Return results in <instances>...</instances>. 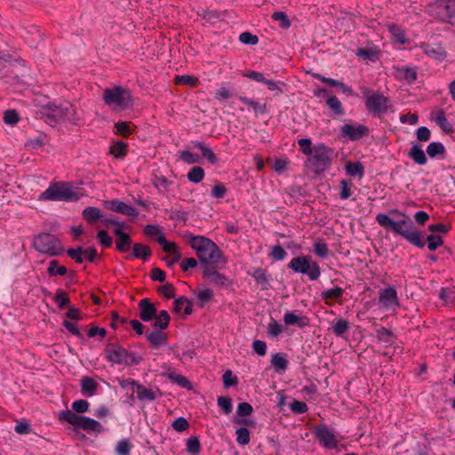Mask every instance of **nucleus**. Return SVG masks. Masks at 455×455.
<instances>
[{
    "instance_id": "5fc2aeb1",
    "label": "nucleus",
    "mask_w": 455,
    "mask_h": 455,
    "mask_svg": "<svg viewBox=\"0 0 455 455\" xmlns=\"http://www.w3.org/2000/svg\"><path fill=\"white\" fill-rule=\"evenodd\" d=\"M427 248L429 249V251H435L438 247H440L443 243V238L438 235L431 234V235H427Z\"/></svg>"
},
{
    "instance_id": "473e14b6",
    "label": "nucleus",
    "mask_w": 455,
    "mask_h": 455,
    "mask_svg": "<svg viewBox=\"0 0 455 455\" xmlns=\"http://www.w3.org/2000/svg\"><path fill=\"white\" fill-rule=\"evenodd\" d=\"M326 104L334 115L339 116L344 115L342 104L335 95L329 96L326 100Z\"/></svg>"
},
{
    "instance_id": "dca6fc26",
    "label": "nucleus",
    "mask_w": 455,
    "mask_h": 455,
    "mask_svg": "<svg viewBox=\"0 0 455 455\" xmlns=\"http://www.w3.org/2000/svg\"><path fill=\"white\" fill-rule=\"evenodd\" d=\"M340 132L343 137L349 138L351 140H357L367 133L368 129L362 124L357 126L344 124Z\"/></svg>"
},
{
    "instance_id": "bb28decb",
    "label": "nucleus",
    "mask_w": 455,
    "mask_h": 455,
    "mask_svg": "<svg viewBox=\"0 0 455 455\" xmlns=\"http://www.w3.org/2000/svg\"><path fill=\"white\" fill-rule=\"evenodd\" d=\"M116 247L120 252H125L129 251L132 244V238L129 234L125 232L116 231Z\"/></svg>"
},
{
    "instance_id": "37998d69",
    "label": "nucleus",
    "mask_w": 455,
    "mask_h": 455,
    "mask_svg": "<svg viewBox=\"0 0 455 455\" xmlns=\"http://www.w3.org/2000/svg\"><path fill=\"white\" fill-rule=\"evenodd\" d=\"M239 100L247 105L248 107L251 108L255 114H264L267 111L265 105H261L257 101H254L247 97L240 96Z\"/></svg>"
},
{
    "instance_id": "c85d7f7f",
    "label": "nucleus",
    "mask_w": 455,
    "mask_h": 455,
    "mask_svg": "<svg viewBox=\"0 0 455 455\" xmlns=\"http://www.w3.org/2000/svg\"><path fill=\"white\" fill-rule=\"evenodd\" d=\"M135 394L137 395V398L142 402H151L156 398V393L152 389L148 388L140 383L135 389Z\"/></svg>"
},
{
    "instance_id": "338daca9",
    "label": "nucleus",
    "mask_w": 455,
    "mask_h": 455,
    "mask_svg": "<svg viewBox=\"0 0 455 455\" xmlns=\"http://www.w3.org/2000/svg\"><path fill=\"white\" fill-rule=\"evenodd\" d=\"M238 383V379L235 376H233V373L230 370H227L223 374V384L225 387H229L235 386Z\"/></svg>"
},
{
    "instance_id": "cd10ccee",
    "label": "nucleus",
    "mask_w": 455,
    "mask_h": 455,
    "mask_svg": "<svg viewBox=\"0 0 455 455\" xmlns=\"http://www.w3.org/2000/svg\"><path fill=\"white\" fill-rule=\"evenodd\" d=\"M98 387L99 384L92 378L84 377L81 379V391L84 395L88 397L95 395Z\"/></svg>"
},
{
    "instance_id": "72a5a7b5",
    "label": "nucleus",
    "mask_w": 455,
    "mask_h": 455,
    "mask_svg": "<svg viewBox=\"0 0 455 455\" xmlns=\"http://www.w3.org/2000/svg\"><path fill=\"white\" fill-rule=\"evenodd\" d=\"M379 51L375 48H358L355 55L363 60L374 61L378 59Z\"/></svg>"
},
{
    "instance_id": "0eeeda50",
    "label": "nucleus",
    "mask_w": 455,
    "mask_h": 455,
    "mask_svg": "<svg viewBox=\"0 0 455 455\" xmlns=\"http://www.w3.org/2000/svg\"><path fill=\"white\" fill-rule=\"evenodd\" d=\"M288 267L295 273L307 275L311 281H315L321 275V268L317 262L313 261L310 256H298L292 258Z\"/></svg>"
},
{
    "instance_id": "4be33fe9",
    "label": "nucleus",
    "mask_w": 455,
    "mask_h": 455,
    "mask_svg": "<svg viewBox=\"0 0 455 455\" xmlns=\"http://www.w3.org/2000/svg\"><path fill=\"white\" fill-rule=\"evenodd\" d=\"M344 290L341 287L336 286L331 289L323 291L321 293V298L328 305H331L334 301L342 298Z\"/></svg>"
},
{
    "instance_id": "6ab92c4d",
    "label": "nucleus",
    "mask_w": 455,
    "mask_h": 455,
    "mask_svg": "<svg viewBox=\"0 0 455 455\" xmlns=\"http://www.w3.org/2000/svg\"><path fill=\"white\" fill-rule=\"evenodd\" d=\"M140 317L144 322L153 320L156 314V307L148 299H143L140 302Z\"/></svg>"
},
{
    "instance_id": "c03bdc74",
    "label": "nucleus",
    "mask_w": 455,
    "mask_h": 455,
    "mask_svg": "<svg viewBox=\"0 0 455 455\" xmlns=\"http://www.w3.org/2000/svg\"><path fill=\"white\" fill-rule=\"evenodd\" d=\"M444 152V146L441 142H431L427 148V153L432 158L443 155Z\"/></svg>"
},
{
    "instance_id": "ddd939ff",
    "label": "nucleus",
    "mask_w": 455,
    "mask_h": 455,
    "mask_svg": "<svg viewBox=\"0 0 455 455\" xmlns=\"http://www.w3.org/2000/svg\"><path fill=\"white\" fill-rule=\"evenodd\" d=\"M365 105L369 111L380 116L388 108V99L380 93L372 92L366 96Z\"/></svg>"
},
{
    "instance_id": "a878e982",
    "label": "nucleus",
    "mask_w": 455,
    "mask_h": 455,
    "mask_svg": "<svg viewBox=\"0 0 455 455\" xmlns=\"http://www.w3.org/2000/svg\"><path fill=\"white\" fill-rule=\"evenodd\" d=\"M408 156L419 165H424L427 162L424 150L418 144L411 146L408 152Z\"/></svg>"
},
{
    "instance_id": "774afa93",
    "label": "nucleus",
    "mask_w": 455,
    "mask_h": 455,
    "mask_svg": "<svg viewBox=\"0 0 455 455\" xmlns=\"http://www.w3.org/2000/svg\"><path fill=\"white\" fill-rule=\"evenodd\" d=\"M435 122L436 124L444 131H450L451 130V124L448 122L445 114L443 111H440L437 113L435 116Z\"/></svg>"
},
{
    "instance_id": "f8f14e48",
    "label": "nucleus",
    "mask_w": 455,
    "mask_h": 455,
    "mask_svg": "<svg viewBox=\"0 0 455 455\" xmlns=\"http://www.w3.org/2000/svg\"><path fill=\"white\" fill-rule=\"evenodd\" d=\"M433 8L439 19L455 24V0H437Z\"/></svg>"
},
{
    "instance_id": "9b49d317",
    "label": "nucleus",
    "mask_w": 455,
    "mask_h": 455,
    "mask_svg": "<svg viewBox=\"0 0 455 455\" xmlns=\"http://www.w3.org/2000/svg\"><path fill=\"white\" fill-rule=\"evenodd\" d=\"M313 433L323 447L329 450H334L338 447L339 435L326 424L315 426Z\"/></svg>"
},
{
    "instance_id": "b1692460",
    "label": "nucleus",
    "mask_w": 455,
    "mask_h": 455,
    "mask_svg": "<svg viewBox=\"0 0 455 455\" xmlns=\"http://www.w3.org/2000/svg\"><path fill=\"white\" fill-rule=\"evenodd\" d=\"M395 76L397 79L406 81L411 84L416 81L417 71L413 68L405 66L397 68Z\"/></svg>"
},
{
    "instance_id": "aec40b11",
    "label": "nucleus",
    "mask_w": 455,
    "mask_h": 455,
    "mask_svg": "<svg viewBox=\"0 0 455 455\" xmlns=\"http://www.w3.org/2000/svg\"><path fill=\"white\" fill-rule=\"evenodd\" d=\"M157 243L164 251L172 255V262H177L180 259V252L175 243L167 241L164 235L158 236Z\"/></svg>"
},
{
    "instance_id": "a19ab883",
    "label": "nucleus",
    "mask_w": 455,
    "mask_h": 455,
    "mask_svg": "<svg viewBox=\"0 0 455 455\" xmlns=\"http://www.w3.org/2000/svg\"><path fill=\"white\" fill-rule=\"evenodd\" d=\"M187 177L190 182L199 183L204 178V171L200 166H195L188 172Z\"/></svg>"
},
{
    "instance_id": "a211bd4d",
    "label": "nucleus",
    "mask_w": 455,
    "mask_h": 455,
    "mask_svg": "<svg viewBox=\"0 0 455 455\" xmlns=\"http://www.w3.org/2000/svg\"><path fill=\"white\" fill-rule=\"evenodd\" d=\"M419 47L426 55L437 61L443 60L447 56L445 50L441 46L421 44Z\"/></svg>"
},
{
    "instance_id": "412c9836",
    "label": "nucleus",
    "mask_w": 455,
    "mask_h": 455,
    "mask_svg": "<svg viewBox=\"0 0 455 455\" xmlns=\"http://www.w3.org/2000/svg\"><path fill=\"white\" fill-rule=\"evenodd\" d=\"M283 322L285 325H297L299 328H304L308 325L309 320L307 316H299L291 311H288L283 315Z\"/></svg>"
},
{
    "instance_id": "e433bc0d",
    "label": "nucleus",
    "mask_w": 455,
    "mask_h": 455,
    "mask_svg": "<svg viewBox=\"0 0 455 455\" xmlns=\"http://www.w3.org/2000/svg\"><path fill=\"white\" fill-rule=\"evenodd\" d=\"M128 144L124 141H117L110 147V154L116 158H124L127 155Z\"/></svg>"
},
{
    "instance_id": "6e6552de",
    "label": "nucleus",
    "mask_w": 455,
    "mask_h": 455,
    "mask_svg": "<svg viewBox=\"0 0 455 455\" xmlns=\"http://www.w3.org/2000/svg\"><path fill=\"white\" fill-rule=\"evenodd\" d=\"M105 357L108 361L123 365L138 364L140 360L133 353L128 352L125 348L116 344H108L105 348Z\"/></svg>"
},
{
    "instance_id": "f3484780",
    "label": "nucleus",
    "mask_w": 455,
    "mask_h": 455,
    "mask_svg": "<svg viewBox=\"0 0 455 455\" xmlns=\"http://www.w3.org/2000/svg\"><path fill=\"white\" fill-rule=\"evenodd\" d=\"M203 276L210 283H215L217 285L224 286L228 283V277L215 270L213 267H206L203 271Z\"/></svg>"
},
{
    "instance_id": "c9c22d12",
    "label": "nucleus",
    "mask_w": 455,
    "mask_h": 455,
    "mask_svg": "<svg viewBox=\"0 0 455 455\" xmlns=\"http://www.w3.org/2000/svg\"><path fill=\"white\" fill-rule=\"evenodd\" d=\"M346 172L347 174L353 177H363L364 174V168L360 162H349L346 165Z\"/></svg>"
},
{
    "instance_id": "9d476101",
    "label": "nucleus",
    "mask_w": 455,
    "mask_h": 455,
    "mask_svg": "<svg viewBox=\"0 0 455 455\" xmlns=\"http://www.w3.org/2000/svg\"><path fill=\"white\" fill-rule=\"evenodd\" d=\"M75 108L69 102H64L59 106L51 105L45 113L46 118L51 124H55L60 120H69L74 122Z\"/></svg>"
},
{
    "instance_id": "49530a36",
    "label": "nucleus",
    "mask_w": 455,
    "mask_h": 455,
    "mask_svg": "<svg viewBox=\"0 0 455 455\" xmlns=\"http://www.w3.org/2000/svg\"><path fill=\"white\" fill-rule=\"evenodd\" d=\"M213 298V291L209 288H201L197 293L199 306L203 307L207 302Z\"/></svg>"
},
{
    "instance_id": "8fccbe9b",
    "label": "nucleus",
    "mask_w": 455,
    "mask_h": 455,
    "mask_svg": "<svg viewBox=\"0 0 455 455\" xmlns=\"http://www.w3.org/2000/svg\"><path fill=\"white\" fill-rule=\"evenodd\" d=\"M236 442L240 445H246L251 441L250 432L246 427H239L235 431Z\"/></svg>"
},
{
    "instance_id": "4468645a",
    "label": "nucleus",
    "mask_w": 455,
    "mask_h": 455,
    "mask_svg": "<svg viewBox=\"0 0 455 455\" xmlns=\"http://www.w3.org/2000/svg\"><path fill=\"white\" fill-rule=\"evenodd\" d=\"M379 304L385 308L398 307L400 306L396 290L394 287H387L379 292Z\"/></svg>"
},
{
    "instance_id": "6e6d98bb",
    "label": "nucleus",
    "mask_w": 455,
    "mask_h": 455,
    "mask_svg": "<svg viewBox=\"0 0 455 455\" xmlns=\"http://www.w3.org/2000/svg\"><path fill=\"white\" fill-rule=\"evenodd\" d=\"M314 252L321 258L327 257L328 252H329V248H328L327 243H324L323 241H320V240L315 241L314 243Z\"/></svg>"
},
{
    "instance_id": "f03ea898",
    "label": "nucleus",
    "mask_w": 455,
    "mask_h": 455,
    "mask_svg": "<svg viewBox=\"0 0 455 455\" xmlns=\"http://www.w3.org/2000/svg\"><path fill=\"white\" fill-rule=\"evenodd\" d=\"M188 243L202 263L218 264L222 261L223 254L220 249L211 239L203 235H190Z\"/></svg>"
},
{
    "instance_id": "1a4fd4ad",
    "label": "nucleus",
    "mask_w": 455,
    "mask_h": 455,
    "mask_svg": "<svg viewBox=\"0 0 455 455\" xmlns=\"http://www.w3.org/2000/svg\"><path fill=\"white\" fill-rule=\"evenodd\" d=\"M33 246L37 251L50 256H58L63 252L60 241L54 235L48 233L40 234L36 236Z\"/></svg>"
},
{
    "instance_id": "ea45409f",
    "label": "nucleus",
    "mask_w": 455,
    "mask_h": 455,
    "mask_svg": "<svg viewBox=\"0 0 455 455\" xmlns=\"http://www.w3.org/2000/svg\"><path fill=\"white\" fill-rule=\"evenodd\" d=\"M392 331L385 327H380L376 330V338L378 341L382 342L387 346L392 343Z\"/></svg>"
},
{
    "instance_id": "864d4df0",
    "label": "nucleus",
    "mask_w": 455,
    "mask_h": 455,
    "mask_svg": "<svg viewBox=\"0 0 455 455\" xmlns=\"http://www.w3.org/2000/svg\"><path fill=\"white\" fill-rule=\"evenodd\" d=\"M115 130L117 135L123 137H128L132 132V130L130 127V123L128 122H117L115 124Z\"/></svg>"
},
{
    "instance_id": "c756f323",
    "label": "nucleus",
    "mask_w": 455,
    "mask_h": 455,
    "mask_svg": "<svg viewBox=\"0 0 455 455\" xmlns=\"http://www.w3.org/2000/svg\"><path fill=\"white\" fill-rule=\"evenodd\" d=\"M82 214L84 219L89 223H93L97 220L103 218L101 211L99 208L92 206L84 208Z\"/></svg>"
},
{
    "instance_id": "79ce46f5",
    "label": "nucleus",
    "mask_w": 455,
    "mask_h": 455,
    "mask_svg": "<svg viewBox=\"0 0 455 455\" xmlns=\"http://www.w3.org/2000/svg\"><path fill=\"white\" fill-rule=\"evenodd\" d=\"M201 444L200 441L196 436L189 437L186 442V451L192 454L197 455L200 452Z\"/></svg>"
},
{
    "instance_id": "0e129e2a",
    "label": "nucleus",
    "mask_w": 455,
    "mask_h": 455,
    "mask_svg": "<svg viewBox=\"0 0 455 455\" xmlns=\"http://www.w3.org/2000/svg\"><path fill=\"white\" fill-rule=\"evenodd\" d=\"M290 409L297 414L306 413L308 410V407L306 403L300 401H293L290 403Z\"/></svg>"
},
{
    "instance_id": "7c9ffc66",
    "label": "nucleus",
    "mask_w": 455,
    "mask_h": 455,
    "mask_svg": "<svg viewBox=\"0 0 455 455\" xmlns=\"http://www.w3.org/2000/svg\"><path fill=\"white\" fill-rule=\"evenodd\" d=\"M166 376L172 383H175L183 388H186L188 390L192 388L190 381L186 377H184L179 373L171 371V372H168L166 374Z\"/></svg>"
},
{
    "instance_id": "393cba45",
    "label": "nucleus",
    "mask_w": 455,
    "mask_h": 455,
    "mask_svg": "<svg viewBox=\"0 0 455 455\" xmlns=\"http://www.w3.org/2000/svg\"><path fill=\"white\" fill-rule=\"evenodd\" d=\"M145 335L147 340L155 347H160L167 340L166 335L161 330L146 331Z\"/></svg>"
},
{
    "instance_id": "f704fd0d",
    "label": "nucleus",
    "mask_w": 455,
    "mask_h": 455,
    "mask_svg": "<svg viewBox=\"0 0 455 455\" xmlns=\"http://www.w3.org/2000/svg\"><path fill=\"white\" fill-rule=\"evenodd\" d=\"M154 327L158 328L159 330H164L168 327L170 323V315L166 310H162L158 315L156 314Z\"/></svg>"
},
{
    "instance_id": "4d7b16f0",
    "label": "nucleus",
    "mask_w": 455,
    "mask_h": 455,
    "mask_svg": "<svg viewBox=\"0 0 455 455\" xmlns=\"http://www.w3.org/2000/svg\"><path fill=\"white\" fill-rule=\"evenodd\" d=\"M283 332V327L275 320L271 319L267 324V333L271 338H276Z\"/></svg>"
},
{
    "instance_id": "de8ad7c7",
    "label": "nucleus",
    "mask_w": 455,
    "mask_h": 455,
    "mask_svg": "<svg viewBox=\"0 0 455 455\" xmlns=\"http://www.w3.org/2000/svg\"><path fill=\"white\" fill-rule=\"evenodd\" d=\"M340 186V193H339V198L341 200H346L349 198L352 195V187L353 183L350 180H342L339 182Z\"/></svg>"
},
{
    "instance_id": "13d9d810",
    "label": "nucleus",
    "mask_w": 455,
    "mask_h": 455,
    "mask_svg": "<svg viewBox=\"0 0 455 455\" xmlns=\"http://www.w3.org/2000/svg\"><path fill=\"white\" fill-rule=\"evenodd\" d=\"M298 145L299 146L300 151L307 157L315 149V145L312 146V141L310 139H299L298 140Z\"/></svg>"
},
{
    "instance_id": "4c0bfd02",
    "label": "nucleus",
    "mask_w": 455,
    "mask_h": 455,
    "mask_svg": "<svg viewBox=\"0 0 455 455\" xmlns=\"http://www.w3.org/2000/svg\"><path fill=\"white\" fill-rule=\"evenodd\" d=\"M47 273L51 276H53V275L63 276L67 274V268L64 266L59 265V262L56 259H52L49 262Z\"/></svg>"
},
{
    "instance_id": "09e8293b",
    "label": "nucleus",
    "mask_w": 455,
    "mask_h": 455,
    "mask_svg": "<svg viewBox=\"0 0 455 455\" xmlns=\"http://www.w3.org/2000/svg\"><path fill=\"white\" fill-rule=\"evenodd\" d=\"M117 382L122 388L132 391L131 400H133V395L135 394V389L139 383L131 379H117Z\"/></svg>"
},
{
    "instance_id": "f257e3e1",
    "label": "nucleus",
    "mask_w": 455,
    "mask_h": 455,
    "mask_svg": "<svg viewBox=\"0 0 455 455\" xmlns=\"http://www.w3.org/2000/svg\"><path fill=\"white\" fill-rule=\"evenodd\" d=\"M72 411L63 410L59 412V419L74 427L76 431L84 430L90 435H99L105 431L104 427L98 420L79 414L88 411V401L79 399L72 403Z\"/></svg>"
},
{
    "instance_id": "69168bd1",
    "label": "nucleus",
    "mask_w": 455,
    "mask_h": 455,
    "mask_svg": "<svg viewBox=\"0 0 455 455\" xmlns=\"http://www.w3.org/2000/svg\"><path fill=\"white\" fill-rule=\"evenodd\" d=\"M131 450L130 442L127 439L121 440L116 448L117 455H129Z\"/></svg>"
},
{
    "instance_id": "e2e57ef3",
    "label": "nucleus",
    "mask_w": 455,
    "mask_h": 455,
    "mask_svg": "<svg viewBox=\"0 0 455 455\" xmlns=\"http://www.w3.org/2000/svg\"><path fill=\"white\" fill-rule=\"evenodd\" d=\"M239 40L241 43H243L244 44H251V45H255L259 42L258 36L255 35H252L250 32H243L242 34H240Z\"/></svg>"
},
{
    "instance_id": "423d86ee",
    "label": "nucleus",
    "mask_w": 455,
    "mask_h": 455,
    "mask_svg": "<svg viewBox=\"0 0 455 455\" xmlns=\"http://www.w3.org/2000/svg\"><path fill=\"white\" fill-rule=\"evenodd\" d=\"M393 212L398 213L403 217V220L396 221L393 231L395 234L402 235L413 245L423 248L425 246V243L421 240L419 232L414 228L413 223L409 217L398 211H394Z\"/></svg>"
},
{
    "instance_id": "603ef678",
    "label": "nucleus",
    "mask_w": 455,
    "mask_h": 455,
    "mask_svg": "<svg viewBox=\"0 0 455 455\" xmlns=\"http://www.w3.org/2000/svg\"><path fill=\"white\" fill-rule=\"evenodd\" d=\"M376 221L381 227L385 228H391L392 230L394 229L395 225L396 223V221L393 220L388 215L385 213H379L376 216Z\"/></svg>"
},
{
    "instance_id": "2eb2a0df",
    "label": "nucleus",
    "mask_w": 455,
    "mask_h": 455,
    "mask_svg": "<svg viewBox=\"0 0 455 455\" xmlns=\"http://www.w3.org/2000/svg\"><path fill=\"white\" fill-rule=\"evenodd\" d=\"M105 207L110 211L127 216L134 217L138 215V211L134 207L130 206L118 199L105 202Z\"/></svg>"
},
{
    "instance_id": "5701e85b",
    "label": "nucleus",
    "mask_w": 455,
    "mask_h": 455,
    "mask_svg": "<svg viewBox=\"0 0 455 455\" xmlns=\"http://www.w3.org/2000/svg\"><path fill=\"white\" fill-rule=\"evenodd\" d=\"M132 254L126 256L127 259L133 258L147 260L151 256V250L148 245L136 243L133 244Z\"/></svg>"
},
{
    "instance_id": "3c124183",
    "label": "nucleus",
    "mask_w": 455,
    "mask_h": 455,
    "mask_svg": "<svg viewBox=\"0 0 455 455\" xmlns=\"http://www.w3.org/2000/svg\"><path fill=\"white\" fill-rule=\"evenodd\" d=\"M388 31L391 35L397 40V42L401 44L406 43V36L403 30L395 24H391L388 26Z\"/></svg>"
},
{
    "instance_id": "a18cd8bd",
    "label": "nucleus",
    "mask_w": 455,
    "mask_h": 455,
    "mask_svg": "<svg viewBox=\"0 0 455 455\" xmlns=\"http://www.w3.org/2000/svg\"><path fill=\"white\" fill-rule=\"evenodd\" d=\"M195 146H196V148H198L201 150L203 156H204L205 158H207V160H208L211 164H216V162H217V160H218V159H217V156H216V155L212 151V149H211L210 148L206 147L204 143H202V142H198V141H197V142H196Z\"/></svg>"
},
{
    "instance_id": "58836bf2",
    "label": "nucleus",
    "mask_w": 455,
    "mask_h": 455,
    "mask_svg": "<svg viewBox=\"0 0 455 455\" xmlns=\"http://www.w3.org/2000/svg\"><path fill=\"white\" fill-rule=\"evenodd\" d=\"M349 329V323L347 320L339 318L336 320L332 324V332L337 336L340 337Z\"/></svg>"
},
{
    "instance_id": "bf43d9fd",
    "label": "nucleus",
    "mask_w": 455,
    "mask_h": 455,
    "mask_svg": "<svg viewBox=\"0 0 455 455\" xmlns=\"http://www.w3.org/2000/svg\"><path fill=\"white\" fill-rule=\"evenodd\" d=\"M273 20L279 22L280 27L288 28L291 26V21L288 16L283 12H275L272 15Z\"/></svg>"
},
{
    "instance_id": "7ed1b4c3",
    "label": "nucleus",
    "mask_w": 455,
    "mask_h": 455,
    "mask_svg": "<svg viewBox=\"0 0 455 455\" xmlns=\"http://www.w3.org/2000/svg\"><path fill=\"white\" fill-rule=\"evenodd\" d=\"M83 196V194L76 189L69 182H52L47 189L42 192L40 201L76 202Z\"/></svg>"
},
{
    "instance_id": "39448f33",
    "label": "nucleus",
    "mask_w": 455,
    "mask_h": 455,
    "mask_svg": "<svg viewBox=\"0 0 455 455\" xmlns=\"http://www.w3.org/2000/svg\"><path fill=\"white\" fill-rule=\"evenodd\" d=\"M104 103L115 110H124L132 106V96L130 90L114 86L103 91Z\"/></svg>"
},
{
    "instance_id": "680f3d73",
    "label": "nucleus",
    "mask_w": 455,
    "mask_h": 455,
    "mask_svg": "<svg viewBox=\"0 0 455 455\" xmlns=\"http://www.w3.org/2000/svg\"><path fill=\"white\" fill-rule=\"evenodd\" d=\"M217 403L223 410L225 414H229L232 411L233 405L231 398L220 396L218 397Z\"/></svg>"
},
{
    "instance_id": "20e7f679",
    "label": "nucleus",
    "mask_w": 455,
    "mask_h": 455,
    "mask_svg": "<svg viewBox=\"0 0 455 455\" xmlns=\"http://www.w3.org/2000/svg\"><path fill=\"white\" fill-rule=\"evenodd\" d=\"M334 158V150L323 143L315 145V149L305 162L307 168L319 174L329 169Z\"/></svg>"
},
{
    "instance_id": "2f4dec72",
    "label": "nucleus",
    "mask_w": 455,
    "mask_h": 455,
    "mask_svg": "<svg viewBox=\"0 0 455 455\" xmlns=\"http://www.w3.org/2000/svg\"><path fill=\"white\" fill-rule=\"evenodd\" d=\"M271 363L275 370L281 373L286 370L289 363L282 354L277 353L272 355Z\"/></svg>"
},
{
    "instance_id": "052dcab7",
    "label": "nucleus",
    "mask_w": 455,
    "mask_h": 455,
    "mask_svg": "<svg viewBox=\"0 0 455 455\" xmlns=\"http://www.w3.org/2000/svg\"><path fill=\"white\" fill-rule=\"evenodd\" d=\"M97 238L99 239L100 243L105 248H108L113 244L112 237L104 229L100 230L97 233Z\"/></svg>"
}]
</instances>
